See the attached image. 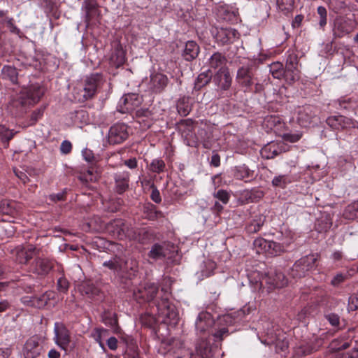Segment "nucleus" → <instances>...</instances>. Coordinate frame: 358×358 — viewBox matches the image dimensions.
Returning <instances> with one entry per match:
<instances>
[{
  "mask_svg": "<svg viewBox=\"0 0 358 358\" xmlns=\"http://www.w3.org/2000/svg\"><path fill=\"white\" fill-rule=\"evenodd\" d=\"M212 32L216 41L221 45L231 43L239 37V33L232 28L216 27Z\"/></svg>",
  "mask_w": 358,
  "mask_h": 358,
  "instance_id": "10",
  "label": "nucleus"
},
{
  "mask_svg": "<svg viewBox=\"0 0 358 358\" xmlns=\"http://www.w3.org/2000/svg\"><path fill=\"white\" fill-rule=\"evenodd\" d=\"M355 28L353 20L345 17H337L334 22L333 35L334 38H343L350 34Z\"/></svg>",
  "mask_w": 358,
  "mask_h": 358,
  "instance_id": "6",
  "label": "nucleus"
},
{
  "mask_svg": "<svg viewBox=\"0 0 358 358\" xmlns=\"http://www.w3.org/2000/svg\"><path fill=\"white\" fill-rule=\"evenodd\" d=\"M46 89L43 85L35 83L29 85L28 87L22 88L10 102V106L14 110L15 113H22L26 110L36 104L43 96Z\"/></svg>",
  "mask_w": 358,
  "mask_h": 358,
  "instance_id": "1",
  "label": "nucleus"
},
{
  "mask_svg": "<svg viewBox=\"0 0 358 358\" xmlns=\"http://www.w3.org/2000/svg\"><path fill=\"white\" fill-rule=\"evenodd\" d=\"M226 57L220 52H215L208 59V64L210 68L220 69L219 70H226L224 68L227 64Z\"/></svg>",
  "mask_w": 358,
  "mask_h": 358,
  "instance_id": "34",
  "label": "nucleus"
},
{
  "mask_svg": "<svg viewBox=\"0 0 358 358\" xmlns=\"http://www.w3.org/2000/svg\"><path fill=\"white\" fill-rule=\"evenodd\" d=\"M128 127L125 124L118 123L113 125L108 134L110 144L115 145L123 143L129 136Z\"/></svg>",
  "mask_w": 358,
  "mask_h": 358,
  "instance_id": "8",
  "label": "nucleus"
},
{
  "mask_svg": "<svg viewBox=\"0 0 358 358\" xmlns=\"http://www.w3.org/2000/svg\"><path fill=\"white\" fill-rule=\"evenodd\" d=\"M36 249L33 245L27 248H20L17 250L16 260L20 264H25L36 255Z\"/></svg>",
  "mask_w": 358,
  "mask_h": 358,
  "instance_id": "28",
  "label": "nucleus"
},
{
  "mask_svg": "<svg viewBox=\"0 0 358 358\" xmlns=\"http://www.w3.org/2000/svg\"><path fill=\"white\" fill-rule=\"evenodd\" d=\"M167 254L168 248L165 243H155L152 246L148 253V257L155 260H157L163 259L167 255Z\"/></svg>",
  "mask_w": 358,
  "mask_h": 358,
  "instance_id": "33",
  "label": "nucleus"
},
{
  "mask_svg": "<svg viewBox=\"0 0 358 358\" xmlns=\"http://www.w3.org/2000/svg\"><path fill=\"white\" fill-rule=\"evenodd\" d=\"M309 117L308 119H305L304 108H301L299 110L297 120L301 126L304 127L306 123L309 121Z\"/></svg>",
  "mask_w": 358,
  "mask_h": 358,
  "instance_id": "61",
  "label": "nucleus"
},
{
  "mask_svg": "<svg viewBox=\"0 0 358 358\" xmlns=\"http://www.w3.org/2000/svg\"><path fill=\"white\" fill-rule=\"evenodd\" d=\"M53 263L48 259H38L33 266V271L38 275H47L52 268Z\"/></svg>",
  "mask_w": 358,
  "mask_h": 358,
  "instance_id": "27",
  "label": "nucleus"
},
{
  "mask_svg": "<svg viewBox=\"0 0 358 358\" xmlns=\"http://www.w3.org/2000/svg\"><path fill=\"white\" fill-rule=\"evenodd\" d=\"M220 14L222 16L223 19L225 20H230L231 16H234V13H230L225 8L222 7L219 10Z\"/></svg>",
  "mask_w": 358,
  "mask_h": 358,
  "instance_id": "63",
  "label": "nucleus"
},
{
  "mask_svg": "<svg viewBox=\"0 0 358 358\" xmlns=\"http://www.w3.org/2000/svg\"><path fill=\"white\" fill-rule=\"evenodd\" d=\"M215 348L213 347L207 337L199 339L196 344V353L202 358H211Z\"/></svg>",
  "mask_w": 358,
  "mask_h": 358,
  "instance_id": "19",
  "label": "nucleus"
},
{
  "mask_svg": "<svg viewBox=\"0 0 358 358\" xmlns=\"http://www.w3.org/2000/svg\"><path fill=\"white\" fill-rule=\"evenodd\" d=\"M206 135L205 129L199 130L198 135H195L192 121L191 120H185V127L182 129V136L187 145L195 147L199 142H203L204 146H206V141L209 138V136L206 137Z\"/></svg>",
  "mask_w": 358,
  "mask_h": 358,
  "instance_id": "4",
  "label": "nucleus"
},
{
  "mask_svg": "<svg viewBox=\"0 0 358 358\" xmlns=\"http://www.w3.org/2000/svg\"><path fill=\"white\" fill-rule=\"evenodd\" d=\"M214 324L215 322L210 313L208 312L200 313L195 322L197 334H203V336L208 335Z\"/></svg>",
  "mask_w": 358,
  "mask_h": 358,
  "instance_id": "13",
  "label": "nucleus"
},
{
  "mask_svg": "<svg viewBox=\"0 0 358 358\" xmlns=\"http://www.w3.org/2000/svg\"><path fill=\"white\" fill-rule=\"evenodd\" d=\"M1 76L3 80H9L13 84H20L17 69L13 66H4L1 69Z\"/></svg>",
  "mask_w": 358,
  "mask_h": 358,
  "instance_id": "31",
  "label": "nucleus"
},
{
  "mask_svg": "<svg viewBox=\"0 0 358 358\" xmlns=\"http://www.w3.org/2000/svg\"><path fill=\"white\" fill-rule=\"evenodd\" d=\"M108 330L104 329H96L92 334V337L97 342L103 350H105V346L103 343V338L108 335Z\"/></svg>",
  "mask_w": 358,
  "mask_h": 358,
  "instance_id": "42",
  "label": "nucleus"
},
{
  "mask_svg": "<svg viewBox=\"0 0 358 358\" xmlns=\"http://www.w3.org/2000/svg\"><path fill=\"white\" fill-rule=\"evenodd\" d=\"M5 24L9 28L10 32L15 34H18L20 32V29L15 25L13 18L10 17L7 19Z\"/></svg>",
  "mask_w": 358,
  "mask_h": 358,
  "instance_id": "57",
  "label": "nucleus"
},
{
  "mask_svg": "<svg viewBox=\"0 0 358 358\" xmlns=\"http://www.w3.org/2000/svg\"><path fill=\"white\" fill-rule=\"evenodd\" d=\"M135 115L136 117H149L151 115V112L148 108H136Z\"/></svg>",
  "mask_w": 358,
  "mask_h": 358,
  "instance_id": "56",
  "label": "nucleus"
},
{
  "mask_svg": "<svg viewBox=\"0 0 358 358\" xmlns=\"http://www.w3.org/2000/svg\"><path fill=\"white\" fill-rule=\"evenodd\" d=\"M270 285L269 288H281L287 284V279L281 272L269 273L264 279Z\"/></svg>",
  "mask_w": 358,
  "mask_h": 358,
  "instance_id": "22",
  "label": "nucleus"
},
{
  "mask_svg": "<svg viewBox=\"0 0 358 358\" xmlns=\"http://www.w3.org/2000/svg\"><path fill=\"white\" fill-rule=\"evenodd\" d=\"M268 249V253L273 255H278L286 250L282 244L274 241H270Z\"/></svg>",
  "mask_w": 358,
  "mask_h": 358,
  "instance_id": "46",
  "label": "nucleus"
},
{
  "mask_svg": "<svg viewBox=\"0 0 358 358\" xmlns=\"http://www.w3.org/2000/svg\"><path fill=\"white\" fill-rule=\"evenodd\" d=\"M317 257L315 255H310L303 257L296 261L292 267L289 275L293 278H301L304 277L308 271L315 266Z\"/></svg>",
  "mask_w": 358,
  "mask_h": 358,
  "instance_id": "5",
  "label": "nucleus"
},
{
  "mask_svg": "<svg viewBox=\"0 0 358 358\" xmlns=\"http://www.w3.org/2000/svg\"><path fill=\"white\" fill-rule=\"evenodd\" d=\"M327 124L334 129H343L350 127L352 124V120L350 118L343 115L330 116L327 119Z\"/></svg>",
  "mask_w": 358,
  "mask_h": 358,
  "instance_id": "21",
  "label": "nucleus"
},
{
  "mask_svg": "<svg viewBox=\"0 0 358 358\" xmlns=\"http://www.w3.org/2000/svg\"><path fill=\"white\" fill-rule=\"evenodd\" d=\"M158 292V287L155 283H146L143 287L134 292L136 299H141L145 301H152Z\"/></svg>",
  "mask_w": 358,
  "mask_h": 358,
  "instance_id": "16",
  "label": "nucleus"
},
{
  "mask_svg": "<svg viewBox=\"0 0 358 358\" xmlns=\"http://www.w3.org/2000/svg\"><path fill=\"white\" fill-rule=\"evenodd\" d=\"M54 333L55 343L61 349L66 351L71 342L70 331L63 324L56 322L55 324Z\"/></svg>",
  "mask_w": 358,
  "mask_h": 358,
  "instance_id": "9",
  "label": "nucleus"
},
{
  "mask_svg": "<svg viewBox=\"0 0 358 358\" xmlns=\"http://www.w3.org/2000/svg\"><path fill=\"white\" fill-rule=\"evenodd\" d=\"M82 155L85 160L88 162H93L95 160V157L92 151L89 149L83 150Z\"/></svg>",
  "mask_w": 358,
  "mask_h": 358,
  "instance_id": "58",
  "label": "nucleus"
},
{
  "mask_svg": "<svg viewBox=\"0 0 358 358\" xmlns=\"http://www.w3.org/2000/svg\"><path fill=\"white\" fill-rule=\"evenodd\" d=\"M282 152L280 145L276 143H270L261 150V155L263 158L273 159Z\"/></svg>",
  "mask_w": 358,
  "mask_h": 358,
  "instance_id": "29",
  "label": "nucleus"
},
{
  "mask_svg": "<svg viewBox=\"0 0 358 358\" xmlns=\"http://www.w3.org/2000/svg\"><path fill=\"white\" fill-rule=\"evenodd\" d=\"M72 150V144L69 141H64L60 145V151L62 154L67 155Z\"/></svg>",
  "mask_w": 358,
  "mask_h": 358,
  "instance_id": "55",
  "label": "nucleus"
},
{
  "mask_svg": "<svg viewBox=\"0 0 358 358\" xmlns=\"http://www.w3.org/2000/svg\"><path fill=\"white\" fill-rule=\"evenodd\" d=\"M216 85L222 90H227L231 85L232 78L228 69L219 70L213 79Z\"/></svg>",
  "mask_w": 358,
  "mask_h": 358,
  "instance_id": "23",
  "label": "nucleus"
},
{
  "mask_svg": "<svg viewBox=\"0 0 358 358\" xmlns=\"http://www.w3.org/2000/svg\"><path fill=\"white\" fill-rule=\"evenodd\" d=\"M122 229L126 234L124 238L134 240L141 243H145V236L147 232L144 229H135L124 221V227Z\"/></svg>",
  "mask_w": 358,
  "mask_h": 358,
  "instance_id": "18",
  "label": "nucleus"
},
{
  "mask_svg": "<svg viewBox=\"0 0 358 358\" xmlns=\"http://www.w3.org/2000/svg\"><path fill=\"white\" fill-rule=\"evenodd\" d=\"M0 213L14 217L18 213L17 203L14 201L2 200L0 201Z\"/></svg>",
  "mask_w": 358,
  "mask_h": 358,
  "instance_id": "32",
  "label": "nucleus"
},
{
  "mask_svg": "<svg viewBox=\"0 0 358 358\" xmlns=\"http://www.w3.org/2000/svg\"><path fill=\"white\" fill-rule=\"evenodd\" d=\"M42 350L43 346L40 343L39 338L32 336L25 342L22 353L24 358H37Z\"/></svg>",
  "mask_w": 358,
  "mask_h": 358,
  "instance_id": "12",
  "label": "nucleus"
},
{
  "mask_svg": "<svg viewBox=\"0 0 358 358\" xmlns=\"http://www.w3.org/2000/svg\"><path fill=\"white\" fill-rule=\"evenodd\" d=\"M269 243L270 241L262 238H258L254 241L253 245L257 250V252L261 253L264 252H268Z\"/></svg>",
  "mask_w": 358,
  "mask_h": 358,
  "instance_id": "43",
  "label": "nucleus"
},
{
  "mask_svg": "<svg viewBox=\"0 0 358 358\" xmlns=\"http://www.w3.org/2000/svg\"><path fill=\"white\" fill-rule=\"evenodd\" d=\"M251 171L246 166H239L236 172L235 177L237 179L248 178L251 176Z\"/></svg>",
  "mask_w": 358,
  "mask_h": 358,
  "instance_id": "49",
  "label": "nucleus"
},
{
  "mask_svg": "<svg viewBox=\"0 0 358 358\" xmlns=\"http://www.w3.org/2000/svg\"><path fill=\"white\" fill-rule=\"evenodd\" d=\"M213 73L210 70H207L204 72L201 73L195 83H194V89L196 90H199L203 87L206 86L207 84L210 83L212 79Z\"/></svg>",
  "mask_w": 358,
  "mask_h": 358,
  "instance_id": "37",
  "label": "nucleus"
},
{
  "mask_svg": "<svg viewBox=\"0 0 358 358\" xmlns=\"http://www.w3.org/2000/svg\"><path fill=\"white\" fill-rule=\"evenodd\" d=\"M116 192L121 194L129 187V175L127 172L117 173L115 177Z\"/></svg>",
  "mask_w": 358,
  "mask_h": 358,
  "instance_id": "30",
  "label": "nucleus"
},
{
  "mask_svg": "<svg viewBox=\"0 0 358 358\" xmlns=\"http://www.w3.org/2000/svg\"><path fill=\"white\" fill-rule=\"evenodd\" d=\"M345 279V275L342 273H338L336 275L331 281V284L334 286H338Z\"/></svg>",
  "mask_w": 358,
  "mask_h": 358,
  "instance_id": "59",
  "label": "nucleus"
},
{
  "mask_svg": "<svg viewBox=\"0 0 358 358\" xmlns=\"http://www.w3.org/2000/svg\"><path fill=\"white\" fill-rule=\"evenodd\" d=\"M285 79L288 83H293L299 79L298 65H285Z\"/></svg>",
  "mask_w": 358,
  "mask_h": 358,
  "instance_id": "35",
  "label": "nucleus"
},
{
  "mask_svg": "<svg viewBox=\"0 0 358 358\" xmlns=\"http://www.w3.org/2000/svg\"><path fill=\"white\" fill-rule=\"evenodd\" d=\"M129 262H124L120 257H114L108 261L103 263V266L108 267L109 269L116 272H122L129 268ZM131 266L129 267L131 270H136L138 266V263L136 260L131 259Z\"/></svg>",
  "mask_w": 358,
  "mask_h": 358,
  "instance_id": "15",
  "label": "nucleus"
},
{
  "mask_svg": "<svg viewBox=\"0 0 358 358\" xmlns=\"http://www.w3.org/2000/svg\"><path fill=\"white\" fill-rule=\"evenodd\" d=\"M99 178V173L95 167H90L87 171L83 172L80 176V179L84 182H95Z\"/></svg>",
  "mask_w": 358,
  "mask_h": 358,
  "instance_id": "40",
  "label": "nucleus"
},
{
  "mask_svg": "<svg viewBox=\"0 0 358 358\" xmlns=\"http://www.w3.org/2000/svg\"><path fill=\"white\" fill-rule=\"evenodd\" d=\"M325 319L334 327H338L340 325V317L334 313H327L324 314Z\"/></svg>",
  "mask_w": 358,
  "mask_h": 358,
  "instance_id": "48",
  "label": "nucleus"
},
{
  "mask_svg": "<svg viewBox=\"0 0 358 358\" xmlns=\"http://www.w3.org/2000/svg\"><path fill=\"white\" fill-rule=\"evenodd\" d=\"M269 72L276 79L285 78V68L281 62H273L269 66Z\"/></svg>",
  "mask_w": 358,
  "mask_h": 358,
  "instance_id": "38",
  "label": "nucleus"
},
{
  "mask_svg": "<svg viewBox=\"0 0 358 358\" xmlns=\"http://www.w3.org/2000/svg\"><path fill=\"white\" fill-rule=\"evenodd\" d=\"M358 309V295H353L349 298L348 310L354 311Z\"/></svg>",
  "mask_w": 358,
  "mask_h": 358,
  "instance_id": "54",
  "label": "nucleus"
},
{
  "mask_svg": "<svg viewBox=\"0 0 358 358\" xmlns=\"http://www.w3.org/2000/svg\"><path fill=\"white\" fill-rule=\"evenodd\" d=\"M161 292L163 293L159 301L156 302L159 317L162 322L169 324L175 325L179 320V313L176 306L169 301L171 294L168 288L162 287Z\"/></svg>",
  "mask_w": 358,
  "mask_h": 358,
  "instance_id": "2",
  "label": "nucleus"
},
{
  "mask_svg": "<svg viewBox=\"0 0 358 358\" xmlns=\"http://www.w3.org/2000/svg\"><path fill=\"white\" fill-rule=\"evenodd\" d=\"M143 213L145 218L150 220H156L164 217L163 213L157 210L155 206L151 203H148L143 207Z\"/></svg>",
  "mask_w": 358,
  "mask_h": 358,
  "instance_id": "36",
  "label": "nucleus"
},
{
  "mask_svg": "<svg viewBox=\"0 0 358 358\" xmlns=\"http://www.w3.org/2000/svg\"><path fill=\"white\" fill-rule=\"evenodd\" d=\"M265 326L266 328L264 334L266 336V338L262 341V343L267 345L275 344V348L281 351H284L287 349L288 342L285 338L280 339L278 337L273 324L271 322H267L265 323Z\"/></svg>",
  "mask_w": 358,
  "mask_h": 358,
  "instance_id": "7",
  "label": "nucleus"
},
{
  "mask_svg": "<svg viewBox=\"0 0 358 358\" xmlns=\"http://www.w3.org/2000/svg\"><path fill=\"white\" fill-rule=\"evenodd\" d=\"M169 79L167 76L162 73H155L150 76V88L155 93H160L167 86Z\"/></svg>",
  "mask_w": 358,
  "mask_h": 358,
  "instance_id": "20",
  "label": "nucleus"
},
{
  "mask_svg": "<svg viewBox=\"0 0 358 358\" xmlns=\"http://www.w3.org/2000/svg\"><path fill=\"white\" fill-rule=\"evenodd\" d=\"M16 134L13 130H10L3 125H0V137L2 141L8 143Z\"/></svg>",
  "mask_w": 358,
  "mask_h": 358,
  "instance_id": "47",
  "label": "nucleus"
},
{
  "mask_svg": "<svg viewBox=\"0 0 358 358\" xmlns=\"http://www.w3.org/2000/svg\"><path fill=\"white\" fill-rule=\"evenodd\" d=\"M213 196L220 201L223 204H227L229 200V194L224 189H219L213 193Z\"/></svg>",
  "mask_w": 358,
  "mask_h": 358,
  "instance_id": "50",
  "label": "nucleus"
},
{
  "mask_svg": "<svg viewBox=\"0 0 358 358\" xmlns=\"http://www.w3.org/2000/svg\"><path fill=\"white\" fill-rule=\"evenodd\" d=\"M200 48L197 43L193 41H189L185 43L182 55L186 61L189 62L197 57Z\"/></svg>",
  "mask_w": 358,
  "mask_h": 358,
  "instance_id": "26",
  "label": "nucleus"
},
{
  "mask_svg": "<svg viewBox=\"0 0 358 358\" xmlns=\"http://www.w3.org/2000/svg\"><path fill=\"white\" fill-rule=\"evenodd\" d=\"M107 345L112 350H115L117 348V340L115 337H110L107 340Z\"/></svg>",
  "mask_w": 358,
  "mask_h": 358,
  "instance_id": "64",
  "label": "nucleus"
},
{
  "mask_svg": "<svg viewBox=\"0 0 358 358\" xmlns=\"http://www.w3.org/2000/svg\"><path fill=\"white\" fill-rule=\"evenodd\" d=\"M150 196L152 200L157 203H160L162 201L159 192L154 186H152V190Z\"/></svg>",
  "mask_w": 358,
  "mask_h": 358,
  "instance_id": "62",
  "label": "nucleus"
},
{
  "mask_svg": "<svg viewBox=\"0 0 358 358\" xmlns=\"http://www.w3.org/2000/svg\"><path fill=\"white\" fill-rule=\"evenodd\" d=\"M142 103V97L136 94H125L121 99L120 112L131 113L138 108Z\"/></svg>",
  "mask_w": 358,
  "mask_h": 358,
  "instance_id": "14",
  "label": "nucleus"
},
{
  "mask_svg": "<svg viewBox=\"0 0 358 358\" xmlns=\"http://www.w3.org/2000/svg\"><path fill=\"white\" fill-rule=\"evenodd\" d=\"M252 63L249 62L239 68L237 71L236 80L243 87L245 91L250 90L253 84Z\"/></svg>",
  "mask_w": 358,
  "mask_h": 358,
  "instance_id": "11",
  "label": "nucleus"
},
{
  "mask_svg": "<svg viewBox=\"0 0 358 358\" xmlns=\"http://www.w3.org/2000/svg\"><path fill=\"white\" fill-rule=\"evenodd\" d=\"M292 182L291 177L289 175H278L275 176L272 181V185L273 187H280V188H285L287 185L290 184Z\"/></svg>",
  "mask_w": 358,
  "mask_h": 358,
  "instance_id": "39",
  "label": "nucleus"
},
{
  "mask_svg": "<svg viewBox=\"0 0 358 358\" xmlns=\"http://www.w3.org/2000/svg\"><path fill=\"white\" fill-rule=\"evenodd\" d=\"M164 169L165 163L162 159H153L149 166L150 171L157 173L163 172Z\"/></svg>",
  "mask_w": 358,
  "mask_h": 358,
  "instance_id": "44",
  "label": "nucleus"
},
{
  "mask_svg": "<svg viewBox=\"0 0 358 358\" xmlns=\"http://www.w3.org/2000/svg\"><path fill=\"white\" fill-rule=\"evenodd\" d=\"M101 82L100 74L95 73L87 76L83 89L75 90V99L79 102H84L92 99L96 93L97 88Z\"/></svg>",
  "mask_w": 358,
  "mask_h": 358,
  "instance_id": "3",
  "label": "nucleus"
},
{
  "mask_svg": "<svg viewBox=\"0 0 358 358\" xmlns=\"http://www.w3.org/2000/svg\"><path fill=\"white\" fill-rule=\"evenodd\" d=\"M124 227V220L121 219L114 220L106 225L107 231L114 238L123 239L125 237V232L122 229Z\"/></svg>",
  "mask_w": 358,
  "mask_h": 358,
  "instance_id": "24",
  "label": "nucleus"
},
{
  "mask_svg": "<svg viewBox=\"0 0 358 358\" xmlns=\"http://www.w3.org/2000/svg\"><path fill=\"white\" fill-rule=\"evenodd\" d=\"M82 10L85 13V22L87 26L99 15V5L96 0H84Z\"/></svg>",
  "mask_w": 358,
  "mask_h": 358,
  "instance_id": "17",
  "label": "nucleus"
},
{
  "mask_svg": "<svg viewBox=\"0 0 358 358\" xmlns=\"http://www.w3.org/2000/svg\"><path fill=\"white\" fill-rule=\"evenodd\" d=\"M294 0H276L278 9L285 14L290 13L294 8Z\"/></svg>",
  "mask_w": 358,
  "mask_h": 358,
  "instance_id": "41",
  "label": "nucleus"
},
{
  "mask_svg": "<svg viewBox=\"0 0 358 358\" xmlns=\"http://www.w3.org/2000/svg\"><path fill=\"white\" fill-rule=\"evenodd\" d=\"M80 292L83 295L92 299H100L102 294L100 289L91 282H85L80 286Z\"/></svg>",
  "mask_w": 358,
  "mask_h": 358,
  "instance_id": "25",
  "label": "nucleus"
},
{
  "mask_svg": "<svg viewBox=\"0 0 358 358\" xmlns=\"http://www.w3.org/2000/svg\"><path fill=\"white\" fill-rule=\"evenodd\" d=\"M286 65H298V57L294 52L288 55L286 60Z\"/></svg>",
  "mask_w": 358,
  "mask_h": 358,
  "instance_id": "60",
  "label": "nucleus"
},
{
  "mask_svg": "<svg viewBox=\"0 0 358 358\" xmlns=\"http://www.w3.org/2000/svg\"><path fill=\"white\" fill-rule=\"evenodd\" d=\"M317 11L320 17L319 24L323 28L327 24V10L324 6H319Z\"/></svg>",
  "mask_w": 358,
  "mask_h": 358,
  "instance_id": "52",
  "label": "nucleus"
},
{
  "mask_svg": "<svg viewBox=\"0 0 358 358\" xmlns=\"http://www.w3.org/2000/svg\"><path fill=\"white\" fill-rule=\"evenodd\" d=\"M69 287V281L63 277H61L57 280V289L60 292H67Z\"/></svg>",
  "mask_w": 358,
  "mask_h": 358,
  "instance_id": "53",
  "label": "nucleus"
},
{
  "mask_svg": "<svg viewBox=\"0 0 358 358\" xmlns=\"http://www.w3.org/2000/svg\"><path fill=\"white\" fill-rule=\"evenodd\" d=\"M302 137V133L297 131L296 133H287L282 135V139L289 143H296Z\"/></svg>",
  "mask_w": 358,
  "mask_h": 358,
  "instance_id": "51",
  "label": "nucleus"
},
{
  "mask_svg": "<svg viewBox=\"0 0 358 358\" xmlns=\"http://www.w3.org/2000/svg\"><path fill=\"white\" fill-rule=\"evenodd\" d=\"M264 222V217L259 216L257 219H255L248 227V230L250 233L257 232L261 227L263 226Z\"/></svg>",
  "mask_w": 358,
  "mask_h": 358,
  "instance_id": "45",
  "label": "nucleus"
}]
</instances>
